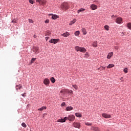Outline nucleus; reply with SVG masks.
Here are the masks:
<instances>
[{
  "instance_id": "nucleus-1",
  "label": "nucleus",
  "mask_w": 131,
  "mask_h": 131,
  "mask_svg": "<svg viewBox=\"0 0 131 131\" xmlns=\"http://www.w3.org/2000/svg\"><path fill=\"white\" fill-rule=\"evenodd\" d=\"M60 8L62 11H67L69 9V4L67 3H63L61 5Z\"/></svg>"
},
{
  "instance_id": "nucleus-2",
  "label": "nucleus",
  "mask_w": 131,
  "mask_h": 131,
  "mask_svg": "<svg viewBox=\"0 0 131 131\" xmlns=\"http://www.w3.org/2000/svg\"><path fill=\"white\" fill-rule=\"evenodd\" d=\"M75 50L76 52H80L81 53H85L86 49L83 47H79V46H76Z\"/></svg>"
},
{
  "instance_id": "nucleus-3",
  "label": "nucleus",
  "mask_w": 131,
  "mask_h": 131,
  "mask_svg": "<svg viewBox=\"0 0 131 131\" xmlns=\"http://www.w3.org/2000/svg\"><path fill=\"white\" fill-rule=\"evenodd\" d=\"M72 126L78 129L81 128V123H77V122L73 123Z\"/></svg>"
},
{
  "instance_id": "nucleus-4",
  "label": "nucleus",
  "mask_w": 131,
  "mask_h": 131,
  "mask_svg": "<svg viewBox=\"0 0 131 131\" xmlns=\"http://www.w3.org/2000/svg\"><path fill=\"white\" fill-rule=\"evenodd\" d=\"M36 3H38L39 5L45 6L47 4V0H36Z\"/></svg>"
},
{
  "instance_id": "nucleus-5",
  "label": "nucleus",
  "mask_w": 131,
  "mask_h": 131,
  "mask_svg": "<svg viewBox=\"0 0 131 131\" xmlns=\"http://www.w3.org/2000/svg\"><path fill=\"white\" fill-rule=\"evenodd\" d=\"M67 120H69V121H74V120H75V117L73 115H70L69 116V117H67Z\"/></svg>"
},
{
  "instance_id": "nucleus-6",
  "label": "nucleus",
  "mask_w": 131,
  "mask_h": 131,
  "mask_svg": "<svg viewBox=\"0 0 131 131\" xmlns=\"http://www.w3.org/2000/svg\"><path fill=\"white\" fill-rule=\"evenodd\" d=\"M59 40H60V39H53V38H52L49 41V42H50L51 43L56 44V43H57V42H58V41H59Z\"/></svg>"
},
{
  "instance_id": "nucleus-7",
  "label": "nucleus",
  "mask_w": 131,
  "mask_h": 131,
  "mask_svg": "<svg viewBox=\"0 0 131 131\" xmlns=\"http://www.w3.org/2000/svg\"><path fill=\"white\" fill-rule=\"evenodd\" d=\"M43 83L46 85V86H49L50 84V80L48 78H46L43 80Z\"/></svg>"
},
{
  "instance_id": "nucleus-8",
  "label": "nucleus",
  "mask_w": 131,
  "mask_h": 131,
  "mask_svg": "<svg viewBox=\"0 0 131 131\" xmlns=\"http://www.w3.org/2000/svg\"><path fill=\"white\" fill-rule=\"evenodd\" d=\"M67 120V117H64V118H63V119L61 118V119H58L57 121H56V122L63 123V122H66Z\"/></svg>"
},
{
  "instance_id": "nucleus-9",
  "label": "nucleus",
  "mask_w": 131,
  "mask_h": 131,
  "mask_svg": "<svg viewBox=\"0 0 131 131\" xmlns=\"http://www.w3.org/2000/svg\"><path fill=\"white\" fill-rule=\"evenodd\" d=\"M116 22L118 24H121V23H122V18H121V17L117 18L116 19Z\"/></svg>"
},
{
  "instance_id": "nucleus-10",
  "label": "nucleus",
  "mask_w": 131,
  "mask_h": 131,
  "mask_svg": "<svg viewBox=\"0 0 131 131\" xmlns=\"http://www.w3.org/2000/svg\"><path fill=\"white\" fill-rule=\"evenodd\" d=\"M69 90L68 89H62L61 90L60 93L65 95V94L68 93Z\"/></svg>"
},
{
  "instance_id": "nucleus-11",
  "label": "nucleus",
  "mask_w": 131,
  "mask_h": 131,
  "mask_svg": "<svg viewBox=\"0 0 131 131\" xmlns=\"http://www.w3.org/2000/svg\"><path fill=\"white\" fill-rule=\"evenodd\" d=\"M91 130H94V131H100L99 128H98V127H96V126H92Z\"/></svg>"
},
{
  "instance_id": "nucleus-12",
  "label": "nucleus",
  "mask_w": 131,
  "mask_h": 131,
  "mask_svg": "<svg viewBox=\"0 0 131 131\" xmlns=\"http://www.w3.org/2000/svg\"><path fill=\"white\" fill-rule=\"evenodd\" d=\"M98 8V6H97V5H95V4H92L91 6V9H92V10H97V8Z\"/></svg>"
},
{
  "instance_id": "nucleus-13",
  "label": "nucleus",
  "mask_w": 131,
  "mask_h": 131,
  "mask_svg": "<svg viewBox=\"0 0 131 131\" xmlns=\"http://www.w3.org/2000/svg\"><path fill=\"white\" fill-rule=\"evenodd\" d=\"M70 35V34H69V32H67L62 34H61L62 36H64V37H68V36H69Z\"/></svg>"
},
{
  "instance_id": "nucleus-14",
  "label": "nucleus",
  "mask_w": 131,
  "mask_h": 131,
  "mask_svg": "<svg viewBox=\"0 0 131 131\" xmlns=\"http://www.w3.org/2000/svg\"><path fill=\"white\" fill-rule=\"evenodd\" d=\"M59 18V16L56 14H52V18L53 19V20H56Z\"/></svg>"
},
{
  "instance_id": "nucleus-15",
  "label": "nucleus",
  "mask_w": 131,
  "mask_h": 131,
  "mask_svg": "<svg viewBox=\"0 0 131 131\" xmlns=\"http://www.w3.org/2000/svg\"><path fill=\"white\" fill-rule=\"evenodd\" d=\"M113 56V52H110L108 53L107 56V59H110L111 57Z\"/></svg>"
},
{
  "instance_id": "nucleus-16",
  "label": "nucleus",
  "mask_w": 131,
  "mask_h": 131,
  "mask_svg": "<svg viewBox=\"0 0 131 131\" xmlns=\"http://www.w3.org/2000/svg\"><path fill=\"white\" fill-rule=\"evenodd\" d=\"M73 110V107L71 106H67L66 107V111H71V110Z\"/></svg>"
},
{
  "instance_id": "nucleus-17",
  "label": "nucleus",
  "mask_w": 131,
  "mask_h": 131,
  "mask_svg": "<svg viewBox=\"0 0 131 131\" xmlns=\"http://www.w3.org/2000/svg\"><path fill=\"white\" fill-rule=\"evenodd\" d=\"M98 42H97V41H94L93 43V47H94V48H97V47H98Z\"/></svg>"
},
{
  "instance_id": "nucleus-18",
  "label": "nucleus",
  "mask_w": 131,
  "mask_h": 131,
  "mask_svg": "<svg viewBox=\"0 0 131 131\" xmlns=\"http://www.w3.org/2000/svg\"><path fill=\"white\" fill-rule=\"evenodd\" d=\"M22 89V85H17L16 86V91H18V90H21Z\"/></svg>"
},
{
  "instance_id": "nucleus-19",
  "label": "nucleus",
  "mask_w": 131,
  "mask_h": 131,
  "mask_svg": "<svg viewBox=\"0 0 131 131\" xmlns=\"http://www.w3.org/2000/svg\"><path fill=\"white\" fill-rule=\"evenodd\" d=\"M47 109V106H42L38 109V111H43V110H46Z\"/></svg>"
},
{
  "instance_id": "nucleus-20",
  "label": "nucleus",
  "mask_w": 131,
  "mask_h": 131,
  "mask_svg": "<svg viewBox=\"0 0 131 131\" xmlns=\"http://www.w3.org/2000/svg\"><path fill=\"white\" fill-rule=\"evenodd\" d=\"M84 11H85V9L81 8L77 11V13H82Z\"/></svg>"
},
{
  "instance_id": "nucleus-21",
  "label": "nucleus",
  "mask_w": 131,
  "mask_h": 131,
  "mask_svg": "<svg viewBox=\"0 0 131 131\" xmlns=\"http://www.w3.org/2000/svg\"><path fill=\"white\" fill-rule=\"evenodd\" d=\"M50 80L52 83H55V82H56V79H55L54 77H51Z\"/></svg>"
},
{
  "instance_id": "nucleus-22",
  "label": "nucleus",
  "mask_w": 131,
  "mask_h": 131,
  "mask_svg": "<svg viewBox=\"0 0 131 131\" xmlns=\"http://www.w3.org/2000/svg\"><path fill=\"white\" fill-rule=\"evenodd\" d=\"M112 67H114V64H108V66H107L106 67V68H107V69H109L110 68H112Z\"/></svg>"
},
{
  "instance_id": "nucleus-23",
  "label": "nucleus",
  "mask_w": 131,
  "mask_h": 131,
  "mask_svg": "<svg viewBox=\"0 0 131 131\" xmlns=\"http://www.w3.org/2000/svg\"><path fill=\"white\" fill-rule=\"evenodd\" d=\"M33 52H35L36 54H38V48L35 47Z\"/></svg>"
},
{
  "instance_id": "nucleus-24",
  "label": "nucleus",
  "mask_w": 131,
  "mask_h": 131,
  "mask_svg": "<svg viewBox=\"0 0 131 131\" xmlns=\"http://www.w3.org/2000/svg\"><path fill=\"white\" fill-rule=\"evenodd\" d=\"M76 22V20L75 19H73V20L71 21L69 25H72V24H74Z\"/></svg>"
},
{
  "instance_id": "nucleus-25",
  "label": "nucleus",
  "mask_w": 131,
  "mask_h": 131,
  "mask_svg": "<svg viewBox=\"0 0 131 131\" xmlns=\"http://www.w3.org/2000/svg\"><path fill=\"white\" fill-rule=\"evenodd\" d=\"M82 32L83 33V34H84V35H85V34H86V30L85 28L82 29Z\"/></svg>"
},
{
  "instance_id": "nucleus-26",
  "label": "nucleus",
  "mask_w": 131,
  "mask_h": 131,
  "mask_svg": "<svg viewBox=\"0 0 131 131\" xmlns=\"http://www.w3.org/2000/svg\"><path fill=\"white\" fill-rule=\"evenodd\" d=\"M98 69H100V70H105V69H106V67H100Z\"/></svg>"
},
{
  "instance_id": "nucleus-27",
  "label": "nucleus",
  "mask_w": 131,
  "mask_h": 131,
  "mask_svg": "<svg viewBox=\"0 0 131 131\" xmlns=\"http://www.w3.org/2000/svg\"><path fill=\"white\" fill-rule=\"evenodd\" d=\"M127 26L128 29H131V23H129L127 24Z\"/></svg>"
},
{
  "instance_id": "nucleus-28",
  "label": "nucleus",
  "mask_w": 131,
  "mask_h": 131,
  "mask_svg": "<svg viewBox=\"0 0 131 131\" xmlns=\"http://www.w3.org/2000/svg\"><path fill=\"white\" fill-rule=\"evenodd\" d=\"M84 57L85 58H89V57H90V54L89 53L86 52L84 55Z\"/></svg>"
},
{
  "instance_id": "nucleus-29",
  "label": "nucleus",
  "mask_w": 131,
  "mask_h": 131,
  "mask_svg": "<svg viewBox=\"0 0 131 131\" xmlns=\"http://www.w3.org/2000/svg\"><path fill=\"white\" fill-rule=\"evenodd\" d=\"M104 118H111V116L110 115H103L102 116Z\"/></svg>"
},
{
  "instance_id": "nucleus-30",
  "label": "nucleus",
  "mask_w": 131,
  "mask_h": 131,
  "mask_svg": "<svg viewBox=\"0 0 131 131\" xmlns=\"http://www.w3.org/2000/svg\"><path fill=\"white\" fill-rule=\"evenodd\" d=\"M35 60H36V58H32V59L31 60V64L34 63V61H35Z\"/></svg>"
},
{
  "instance_id": "nucleus-31",
  "label": "nucleus",
  "mask_w": 131,
  "mask_h": 131,
  "mask_svg": "<svg viewBox=\"0 0 131 131\" xmlns=\"http://www.w3.org/2000/svg\"><path fill=\"white\" fill-rule=\"evenodd\" d=\"M128 70L127 69V68H125L124 70H123V71L124 72V73H127L128 72Z\"/></svg>"
},
{
  "instance_id": "nucleus-32",
  "label": "nucleus",
  "mask_w": 131,
  "mask_h": 131,
  "mask_svg": "<svg viewBox=\"0 0 131 131\" xmlns=\"http://www.w3.org/2000/svg\"><path fill=\"white\" fill-rule=\"evenodd\" d=\"M75 35L76 36H78V35H79V31H77L75 32Z\"/></svg>"
},
{
  "instance_id": "nucleus-33",
  "label": "nucleus",
  "mask_w": 131,
  "mask_h": 131,
  "mask_svg": "<svg viewBox=\"0 0 131 131\" xmlns=\"http://www.w3.org/2000/svg\"><path fill=\"white\" fill-rule=\"evenodd\" d=\"M72 86L74 88V89H75L76 90H78V86H77V85H72Z\"/></svg>"
},
{
  "instance_id": "nucleus-34",
  "label": "nucleus",
  "mask_w": 131,
  "mask_h": 131,
  "mask_svg": "<svg viewBox=\"0 0 131 131\" xmlns=\"http://www.w3.org/2000/svg\"><path fill=\"white\" fill-rule=\"evenodd\" d=\"M68 94H70V95H73V91L72 90H69Z\"/></svg>"
},
{
  "instance_id": "nucleus-35",
  "label": "nucleus",
  "mask_w": 131,
  "mask_h": 131,
  "mask_svg": "<svg viewBox=\"0 0 131 131\" xmlns=\"http://www.w3.org/2000/svg\"><path fill=\"white\" fill-rule=\"evenodd\" d=\"M104 28L105 30H107V31L108 30H109V26H108L107 25L105 26Z\"/></svg>"
},
{
  "instance_id": "nucleus-36",
  "label": "nucleus",
  "mask_w": 131,
  "mask_h": 131,
  "mask_svg": "<svg viewBox=\"0 0 131 131\" xmlns=\"http://www.w3.org/2000/svg\"><path fill=\"white\" fill-rule=\"evenodd\" d=\"M11 23H17V19H16V18L13 19L11 21Z\"/></svg>"
},
{
  "instance_id": "nucleus-37",
  "label": "nucleus",
  "mask_w": 131,
  "mask_h": 131,
  "mask_svg": "<svg viewBox=\"0 0 131 131\" xmlns=\"http://www.w3.org/2000/svg\"><path fill=\"white\" fill-rule=\"evenodd\" d=\"M21 126H23V127H26L27 125L26 124V123H21Z\"/></svg>"
},
{
  "instance_id": "nucleus-38",
  "label": "nucleus",
  "mask_w": 131,
  "mask_h": 131,
  "mask_svg": "<svg viewBox=\"0 0 131 131\" xmlns=\"http://www.w3.org/2000/svg\"><path fill=\"white\" fill-rule=\"evenodd\" d=\"M29 3L30 4H31L32 5H33L34 4V1H32V0H29Z\"/></svg>"
},
{
  "instance_id": "nucleus-39",
  "label": "nucleus",
  "mask_w": 131,
  "mask_h": 131,
  "mask_svg": "<svg viewBox=\"0 0 131 131\" xmlns=\"http://www.w3.org/2000/svg\"><path fill=\"white\" fill-rule=\"evenodd\" d=\"M87 126H91V125H92V124L90 123H89V122H87V123H85V124Z\"/></svg>"
},
{
  "instance_id": "nucleus-40",
  "label": "nucleus",
  "mask_w": 131,
  "mask_h": 131,
  "mask_svg": "<svg viewBox=\"0 0 131 131\" xmlns=\"http://www.w3.org/2000/svg\"><path fill=\"white\" fill-rule=\"evenodd\" d=\"M29 23H33V20L31 19H29Z\"/></svg>"
},
{
  "instance_id": "nucleus-41",
  "label": "nucleus",
  "mask_w": 131,
  "mask_h": 131,
  "mask_svg": "<svg viewBox=\"0 0 131 131\" xmlns=\"http://www.w3.org/2000/svg\"><path fill=\"white\" fill-rule=\"evenodd\" d=\"M21 95H22L23 97H26V93H24L23 94Z\"/></svg>"
},
{
  "instance_id": "nucleus-42",
  "label": "nucleus",
  "mask_w": 131,
  "mask_h": 131,
  "mask_svg": "<svg viewBox=\"0 0 131 131\" xmlns=\"http://www.w3.org/2000/svg\"><path fill=\"white\" fill-rule=\"evenodd\" d=\"M65 105H66V103L63 102L61 103V106H65Z\"/></svg>"
},
{
  "instance_id": "nucleus-43",
  "label": "nucleus",
  "mask_w": 131,
  "mask_h": 131,
  "mask_svg": "<svg viewBox=\"0 0 131 131\" xmlns=\"http://www.w3.org/2000/svg\"><path fill=\"white\" fill-rule=\"evenodd\" d=\"M114 49H115V50H118L119 49V47H118L117 46H115V47H114Z\"/></svg>"
},
{
  "instance_id": "nucleus-44",
  "label": "nucleus",
  "mask_w": 131,
  "mask_h": 131,
  "mask_svg": "<svg viewBox=\"0 0 131 131\" xmlns=\"http://www.w3.org/2000/svg\"><path fill=\"white\" fill-rule=\"evenodd\" d=\"M49 19H46V20H45V23H49Z\"/></svg>"
},
{
  "instance_id": "nucleus-45",
  "label": "nucleus",
  "mask_w": 131,
  "mask_h": 131,
  "mask_svg": "<svg viewBox=\"0 0 131 131\" xmlns=\"http://www.w3.org/2000/svg\"><path fill=\"white\" fill-rule=\"evenodd\" d=\"M46 40L47 41H48V39H49V38H50V37H46Z\"/></svg>"
},
{
  "instance_id": "nucleus-46",
  "label": "nucleus",
  "mask_w": 131,
  "mask_h": 131,
  "mask_svg": "<svg viewBox=\"0 0 131 131\" xmlns=\"http://www.w3.org/2000/svg\"><path fill=\"white\" fill-rule=\"evenodd\" d=\"M76 117H78V118H81L82 116L81 115H76Z\"/></svg>"
},
{
  "instance_id": "nucleus-47",
  "label": "nucleus",
  "mask_w": 131,
  "mask_h": 131,
  "mask_svg": "<svg viewBox=\"0 0 131 131\" xmlns=\"http://www.w3.org/2000/svg\"><path fill=\"white\" fill-rule=\"evenodd\" d=\"M120 79H121V81H123V77H121Z\"/></svg>"
},
{
  "instance_id": "nucleus-48",
  "label": "nucleus",
  "mask_w": 131,
  "mask_h": 131,
  "mask_svg": "<svg viewBox=\"0 0 131 131\" xmlns=\"http://www.w3.org/2000/svg\"><path fill=\"white\" fill-rule=\"evenodd\" d=\"M75 115H81L79 113H76L75 114Z\"/></svg>"
},
{
  "instance_id": "nucleus-49",
  "label": "nucleus",
  "mask_w": 131,
  "mask_h": 131,
  "mask_svg": "<svg viewBox=\"0 0 131 131\" xmlns=\"http://www.w3.org/2000/svg\"><path fill=\"white\" fill-rule=\"evenodd\" d=\"M34 37L35 38H36V37H37L36 35H34Z\"/></svg>"
},
{
  "instance_id": "nucleus-50",
  "label": "nucleus",
  "mask_w": 131,
  "mask_h": 131,
  "mask_svg": "<svg viewBox=\"0 0 131 131\" xmlns=\"http://www.w3.org/2000/svg\"><path fill=\"white\" fill-rule=\"evenodd\" d=\"M115 17L114 15H112V18L113 19V17Z\"/></svg>"
},
{
  "instance_id": "nucleus-51",
  "label": "nucleus",
  "mask_w": 131,
  "mask_h": 131,
  "mask_svg": "<svg viewBox=\"0 0 131 131\" xmlns=\"http://www.w3.org/2000/svg\"><path fill=\"white\" fill-rule=\"evenodd\" d=\"M122 35H124V34L123 33H122Z\"/></svg>"
}]
</instances>
